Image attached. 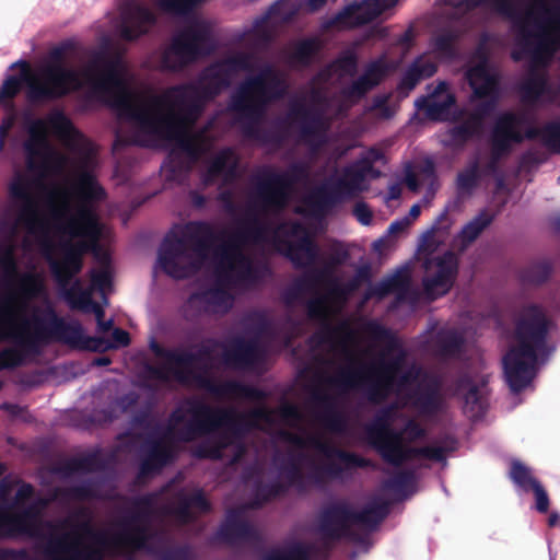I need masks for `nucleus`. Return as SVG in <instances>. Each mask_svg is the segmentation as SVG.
I'll use <instances>...</instances> for the list:
<instances>
[{"label":"nucleus","instance_id":"nucleus-1","mask_svg":"<svg viewBox=\"0 0 560 560\" xmlns=\"http://www.w3.org/2000/svg\"><path fill=\"white\" fill-rule=\"evenodd\" d=\"M11 302L8 295L0 303V340L14 346L0 351V370L22 365L26 354H38L51 340L80 350L84 330L79 322L65 320L50 303L43 310L34 306L28 315H18Z\"/></svg>","mask_w":560,"mask_h":560},{"label":"nucleus","instance_id":"nucleus-2","mask_svg":"<svg viewBox=\"0 0 560 560\" xmlns=\"http://www.w3.org/2000/svg\"><path fill=\"white\" fill-rule=\"evenodd\" d=\"M268 419V411L262 407L241 412L233 407H212L202 399L189 397L171 411L165 424L156 427L153 435L189 443L224 429L242 439Z\"/></svg>","mask_w":560,"mask_h":560},{"label":"nucleus","instance_id":"nucleus-3","mask_svg":"<svg viewBox=\"0 0 560 560\" xmlns=\"http://www.w3.org/2000/svg\"><path fill=\"white\" fill-rule=\"evenodd\" d=\"M288 93L284 79L276 73L270 63H265L259 72L245 78L231 93L228 110L235 114L234 121L244 138L254 140L266 147H281L287 140L283 129L284 118L275 120L269 129H261L268 107L271 103L283 98Z\"/></svg>","mask_w":560,"mask_h":560},{"label":"nucleus","instance_id":"nucleus-4","mask_svg":"<svg viewBox=\"0 0 560 560\" xmlns=\"http://www.w3.org/2000/svg\"><path fill=\"white\" fill-rule=\"evenodd\" d=\"M552 326L537 304H527L522 308L515 322L517 345L502 359L504 380L514 398L532 386L540 366L556 351V346L548 341Z\"/></svg>","mask_w":560,"mask_h":560},{"label":"nucleus","instance_id":"nucleus-5","mask_svg":"<svg viewBox=\"0 0 560 560\" xmlns=\"http://www.w3.org/2000/svg\"><path fill=\"white\" fill-rule=\"evenodd\" d=\"M119 108L133 119L136 130L132 142L142 148H156L163 141H174L176 148L188 158L180 172L187 174L205 153V145L188 136L180 127L177 108L158 106H131L125 98L117 102Z\"/></svg>","mask_w":560,"mask_h":560},{"label":"nucleus","instance_id":"nucleus-6","mask_svg":"<svg viewBox=\"0 0 560 560\" xmlns=\"http://www.w3.org/2000/svg\"><path fill=\"white\" fill-rule=\"evenodd\" d=\"M220 236L207 221L176 225L166 233L159 247L158 264L170 277L188 279L199 270Z\"/></svg>","mask_w":560,"mask_h":560},{"label":"nucleus","instance_id":"nucleus-7","mask_svg":"<svg viewBox=\"0 0 560 560\" xmlns=\"http://www.w3.org/2000/svg\"><path fill=\"white\" fill-rule=\"evenodd\" d=\"M15 67H21V72L8 74L0 86L5 98L15 97L25 84L26 98L30 103L54 102L81 91L85 84L75 69L60 63L43 62L33 75L27 74V61L20 59L9 69Z\"/></svg>","mask_w":560,"mask_h":560},{"label":"nucleus","instance_id":"nucleus-8","mask_svg":"<svg viewBox=\"0 0 560 560\" xmlns=\"http://www.w3.org/2000/svg\"><path fill=\"white\" fill-rule=\"evenodd\" d=\"M79 190L82 202L72 212L68 203L62 207L56 205L54 191L49 192L47 206L55 221L56 231L67 241L72 238H89L96 242L101 236V225L93 203L106 198L105 189L100 185L93 172L84 170L79 175Z\"/></svg>","mask_w":560,"mask_h":560},{"label":"nucleus","instance_id":"nucleus-9","mask_svg":"<svg viewBox=\"0 0 560 560\" xmlns=\"http://www.w3.org/2000/svg\"><path fill=\"white\" fill-rule=\"evenodd\" d=\"M279 476L292 489L305 493L312 487H322L341 479L353 468L373 466L371 457H271Z\"/></svg>","mask_w":560,"mask_h":560},{"label":"nucleus","instance_id":"nucleus-10","mask_svg":"<svg viewBox=\"0 0 560 560\" xmlns=\"http://www.w3.org/2000/svg\"><path fill=\"white\" fill-rule=\"evenodd\" d=\"M217 48L210 22L195 19L175 31L170 39L154 51L156 68L163 72H180Z\"/></svg>","mask_w":560,"mask_h":560},{"label":"nucleus","instance_id":"nucleus-11","mask_svg":"<svg viewBox=\"0 0 560 560\" xmlns=\"http://www.w3.org/2000/svg\"><path fill=\"white\" fill-rule=\"evenodd\" d=\"M230 71L221 60L205 67L192 82L180 83L154 95L158 106L177 108L186 119L195 120L201 113L205 102L215 98L230 86Z\"/></svg>","mask_w":560,"mask_h":560},{"label":"nucleus","instance_id":"nucleus-12","mask_svg":"<svg viewBox=\"0 0 560 560\" xmlns=\"http://www.w3.org/2000/svg\"><path fill=\"white\" fill-rule=\"evenodd\" d=\"M59 246L62 253L61 259L56 258L55 255H48L46 260L59 295L71 310L86 314L93 313L96 323L105 319L103 306L92 299V290L82 289L81 281L77 278L82 270V254L88 250L86 243L61 241Z\"/></svg>","mask_w":560,"mask_h":560},{"label":"nucleus","instance_id":"nucleus-13","mask_svg":"<svg viewBox=\"0 0 560 560\" xmlns=\"http://www.w3.org/2000/svg\"><path fill=\"white\" fill-rule=\"evenodd\" d=\"M108 48V39H105L100 49L91 52V59L84 69V78L89 84L84 101L106 104L116 110L120 118L133 122V119L125 115L117 105L119 100L125 98L131 106H137L131 101L124 80L122 58L119 55L109 57Z\"/></svg>","mask_w":560,"mask_h":560},{"label":"nucleus","instance_id":"nucleus-14","mask_svg":"<svg viewBox=\"0 0 560 560\" xmlns=\"http://www.w3.org/2000/svg\"><path fill=\"white\" fill-rule=\"evenodd\" d=\"M388 515L389 502L380 498H373L360 511L353 510L346 501H336L320 510L318 532L329 542L341 539L360 541L359 535L352 529L353 525L375 530Z\"/></svg>","mask_w":560,"mask_h":560},{"label":"nucleus","instance_id":"nucleus-15","mask_svg":"<svg viewBox=\"0 0 560 560\" xmlns=\"http://www.w3.org/2000/svg\"><path fill=\"white\" fill-rule=\"evenodd\" d=\"M381 372L377 376L366 374V366H348L340 369L334 376L324 380L326 384L335 386L340 392L361 390L371 402H380L387 398L392 390L400 393L407 386L418 383L423 374V369L417 364H410L405 371Z\"/></svg>","mask_w":560,"mask_h":560},{"label":"nucleus","instance_id":"nucleus-16","mask_svg":"<svg viewBox=\"0 0 560 560\" xmlns=\"http://www.w3.org/2000/svg\"><path fill=\"white\" fill-rule=\"evenodd\" d=\"M520 0H491L494 10L508 19L516 32V46L520 50H513L511 57L520 61L523 55H529L538 60L542 55L551 56L560 42L549 34L545 25L535 21L534 28L527 26V22L534 18L533 10L523 12L520 8Z\"/></svg>","mask_w":560,"mask_h":560},{"label":"nucleus","instance_id":"nucleus-17","mask_svg":"<svg viewBox=\"0 0 560 560\" xmlns=\"http://www.w3.org/2000/svg\"><path fill=\"white\" fill-rule=\"evenodd\" d=\"M386 464L378 490L389 502V509L395 503L411 499L420 491V481L424 472L431 469V462L446 465L447 457H382Z\"/></svg>","mask_w":560,"mask_h":560},{"label":"nucleus","instance_id":"nucleus-18","mask_svg":"<svg viewBox=\"0 0 560 560\" xmlns=\"http://www.w3.org/2000/svg\"><path fill=\"white\" fill-rule=\"evenodd\" d=\"M307 178L308 165L302 161L292 162L285 171L268 165L259 167L250 177L259 210L281 212L290 200L292 187Z\"/></svg>","mask_w":560,"mask_h":560},{"label":"nucleus","instance_id":"nucleus-19","mask_svg":"<svg viewBox=\"0 0 560 560\" xmlns=\"http://www.w3.org/2000/svg\"><path fill=\"white\" fill-rule=\"evenodd\" d=\"M164 492H149L130 500L132 509L117 522L119 530L110 537V548H121L128 551L149 550V544L156 536L151 527L155 514V505Z\"/></svg>","mask_w":560,"mask_h":560},{"label":"nucleus","instance_id":"nucleus-20","mask_svg":"<svg viewBox=\"0 0 560 560\" xmlns=\"http://www.w3.org/2000/svg\"><path fill=\"white\" fill-rule=\"evenodd\" d=\"M219 346L220 342L217 339H206L196 350L197 358L200 362V371L173 369L172 375L174 378L182 384L192 382L199 388L217 396L240 395L249 399L264 398L265 394L262 390L253 385L244 384L236 380L217 383L208 376V371L211 366L210 357Z\"/></svg>","mask_w":560,"mask_h":560},{"label":"nucleus","instance_id":"nucleus-21","mask_svg":"<svg viewBox=\"0 0 560 560\" xmlns=\"http://www.w3.org/2000/svg\"><path fill=\"white\" fill-rule=\"evenodd\" d=\"M301 232H303V234L295 241L276 237L275 243L278 252L285 257L295 269H307L305 273L318 289L326 277L330 275V269L328 265L322 268H313V266L320 260V249L301 223L293 222L287 234L289 236H298Z\"/></svg>","mask_w":560,"mask_h":560},{"label":"nucleus","instance_id":"nucleus-22","mask_svg":"<svg viewBox=\"0 0 560 560\" xmlns=\"http://www.w3.org/2000/svg\"><path fill=\"white\" fill-rule=\"evenodd\" d=\"M9 194L13 200L20 202L19 210H21V219L26 223V232L37 238L43 256L47 260L48 255H54V243L49 223L40 214L38 202L32 194V183L16 174L10 182Z\"/></svg>","mask_w":560,"mask_h":560},{"label":"nucleus","instance_id":"nucleus-23","mask_svg":"<svg viewBox=\"0 0 560 560\" xmlns=\"http://www.w3.org/2000/svg\"><path fill=\"white\" fill-rule=\"evenodd\" d=\"M526 122L523 114L501 112L490 129V158L482 168L483 175L500 176V162L509 155L513 144L524 141L521 127Z\"/></svg>","mask_w":560,"mask_h":560},{"label":"nucleus","instance_id":"nucleus-24","mask_svg":"<svg viewBox=\"0 0 560 560\" xmlns=\"http://www.w3.org/2000/svg\"><path fill=\"white\" fill-rule=\"evenodd\" d=\"M425 276L422 278L423 293L430 301L446 295L454 285L459 271V258L451 249L427 258L423 262Z\"/></svg>","mask_w":560,"mask_h":560},{"label":"nucleus","instance_id":"nucleus-25","mask_svg":"<svg viewBox=\"0 0 560 560\" xmlns=\"http://www.w3.org/2000/svg\"><path fill=\"white\" fill-rule=\"evenodd\" d=\"M118 10L114 28L124 40L139 39L149 34L158 23L156 14L140 0H121Z\"/></svg>","mask_w":560,"mask_h":560},{"label":"nucleus","instance_id":"nucleus-26","mask_svg":"<svg viewBox=\"0 0 560 560\" xmlns=\"http://www.w3.org/2000/svg\"><path fill=\"white\" fill-rule=\"evenodd\" d=\"M268 224L248 207L244 224L236 229L229 241L218 247L217 255L220 258L218 270L224 265L231 271L234 269L233 259L238 260L240 247L248 243H260L266 238Z\"/></svg>","mask_w":560,"mask_h":560},{"label":"nucleus","instance_id":"nucleus-27","mask_svg":"<svg viewBox=\"0 0 560 560\" xmlns=\"http://www.w3.org/2000/svg\"><path fill=\"white\" fill-rule=\"evenodd\" d=\"M397 444L389 447V454H412V455H446L457 451L459 442L452 433H442L434 441L433 445L423 448H408V444L422 439L425 435L424 429L415 420L408 419L402 428L396 429Z\"/></svg>","mask_w":560,"mask_h":560},{"label":"nucleus","instance_id":"nucleus-28","mask_svg":"<svg viewBox=\"0 0 560 560\" xmlns=\"http://www.w3.org/2000/svg\"><path fill=\"white\" fill-rule=\"evenodd\" d=\"M365 331L373 340L386 342L376 361L369 365L364 364L366 371L376 369L381 372H395L404 368L408 351L390 328L372 319L365 324Z\"/></svg>","mask_w":560,"mask_h":560},{"label":"nucleus","instance_id":"nucleus-29","mask_svg":"<svg viewBox=\"0 0 560 560\" xmlns=\"http://www.w3.org/2000/svg\"><path fill=\"white\" fill-rule=\"evenodd\" d=\"M287 118H296L300 140L314 151L326 143L328 122L323 109L291 101Z\"/></svg>","mask_w":560,"mask_h":560},{"label":"nucleus","instance_id":"nucleus-30","mask_svg":"<svg viewBox=\"0 0 560 560\" xmlns=\"http://www.w3.org/2000/svg\"><path fill=\"white\" fill-rule=\"evenodd\" d=\"M256 460L253 465L246 467L242 472L244 482H252V495L245 508L248 510H259L265 504L283 497L292 488L289 481H281L279 479L272 482L265 483L262 481V466L260 464L261 457H255Z\"/></svg>","mask_w":560,"mask_h":560},{"label":"nucleus","instance_id":"nucleus-31","mask_svg":"<svg viewBox=\"0 0 560 560\" xmlns=\"http://www.w3.org/2000/svg\"><path fill=\"white\" fill-rule=\"evenodd\" d=\"M265 350L257 337L244 339L236 337L222 352L223 364L234 371H254L265 362Z\"/></svg>","mask_w":560,"mask_h":560},{"label":"nucleus","instance_id":"nucleus-32","mask_svg":"<svg viewBox=\"0 0 560 560\" xmlns=\"http://www.w3.org/2000/svg\"><path fill=\"white\" fill-rule=\"evenodd\" d=\"M442 381L433 373H424L417 385L407 394L411 406L419 413L428 417L436 416L445 408V401L441 396Z\"/></svg>","mask_w":560,"mask_h":560},{"label":"nucleus","instance_id":"nucleus-33","mask_svg":"<svg viewBox=\"0 0 560 560\" xmlns=\"http://www.w3.org/2000/svg\"><path fill=\"white\" fill-rule=\"evenodd\" d=\"M20 225L26 229V223L21 219V210L16 218L11 217L8 212L0 218V268L8 285L18 271L15 249Z\"/></svg>","mask_w":560,"mask_h":560},{"label":"nucleus","instance_id":"nucleus-34","mask_svg":"<svg viewBox=\"0 0 560 560\" xmlns=\"http://www.w3.org/2000/svg\"><path fill=\"white\" fill-rule=\"evenodd\" d=\"M395 408V404L382 407L364 427L365 439L378 455H390L387 450L397 444L398 434L390 424Z\"/></svg>","mask_w":560,"mask_h":560},{"label":"nucleus","instance_id":"nucleus-35","mask_svg":"<svg viewBox=\"0 0 560 560\" xmlns=\"http://www.w3.org/2000/svg\"><path fill=\"white\" fill-rule=\"evenodd\" d=\"M455 395L462 399L463 412L468 419L483 418L489 406L486 382L476 383L468 374H463L455 382Z\"/></svg>","mask_w":560,"mask_h":560},{"label":"nucleus","instance_id":"nucleus-36","mask_svg":"<svg viewBox=\"0 0 560 560\" xmlns=\"http://www.w3.org/2000/svg\"><path fill=\"white\" fill-rule=\"evenodd\" d=\"M398 0H362L354 1L340 10L331 20L345 23L350 27H359L373 22L385 11L396 5Z\"/></svg>","mask_w":560,"mask_h":560},{"label":"nucleus","instance_id":"nucleus-37","mask_svg":"<svg viewBox=\"0 0 560 560\" xmlns=\"http://www.w3.org/2000/svg\"><path fill=\"white\" fill-rule=\"evenodd\" d=\"M211 510V503L206 498L203 490L197 489L191 494L178 491L175 494V503L165 505L163 513L173 516L182 525H188L198 518L197 513L208 514Z\"/></svg>","mask_w":560,"mask_h":560},{"label":"nucleus","instance_id":"nucleus-38","mask_svg":"<svg viewBox=\"0 0 560 560\" xmlns=\"http://www.w3.org/2000/svg\"><path fill=\"white\" fill-rule=\"evenodd\" d=\"M245 505L230 509L226 512L224 522L220 525L217 537L228 544L235 545L238 541H257L259 533L254 525L244 518Z\"/></svg>","mask_w":560,"mask_h":560},{"label":"nucleus","instance_id":"nucleus-39","mask_svg":"<svg viewBox=\"0 0 560 560\" xmlns=\"http://www.w3.org/2000/svg\"><path fill=\"white\" fill-rule=\"evenodd\" d=\"M455 103L456 97L448 91V84L441 81L428 96L418 97L415 101V107L418 110H423L427 117L433 121H447Z\"/></svg>","mask_w":560,"mask_h":560},{"label":"nucleus","instance_id":"nucleus-40","mask_svg":"<svg viewBox=\"0 0 560 560\" xmlns=\"http://www.w3.org/2000/svg\"><path fill=\"white\" fill-rule=\"evenodd\" d=\"M13 514H8L0 508V538L25 535L35 537L38 534L40 517L33 506H21Z\"/></svg>","mask_w":560,"mask_h":560},{"label":"nucleus","instance_id":"nucleus-41","mask_svg":"<svg viewBox=\"0 0 560 560\" xmlns=\"http://www.w3.org/2000/svg\"><path fill=\"white\" fill-rule=\"evenodd\" d=\"M465 79L472 91V98L501 96L500 77L490 70L487 56L466 69Z\"/></svg>","mask_w":560,"mask_h":560},{"label":"nucleus","instance_id":"nucleus-42","mask_svg":"<svg viewBox=\"0 0 560 560\" xmlns=\"http://www.w3.org/2000/svg\"><path fill=\"white\" fill-rule=\"evenodd\" d=\"M311 399L320 408L315 418L325 429L332 433H343L347 430V418L338 409L337 399L332 395L320 388H314Z\"/></svg>","mask_w":560,"mask_h":560},{"label":"nucleus","instance_id":"nucleus-43","mask_svg":"<svg viewBox=\"0 0 560 560\" xmlns=\"http://www.w3.org/2000/svg\"><path fill=\"white\" fill-rule=\"evenodd\" d=\"M101 498L102 497L98 490V482H96L94 479H88L84 482L77 486H71L67 488H56L52 492L51 498L46 499L39 497L27 505L33 506L35 511H37V515L42 517L43 511L49 505L51 501H88Z\"/></svg>","mask_w":560,"mask_h":560},{"label":"nucleus","instance_id":"nucleus-44","mask_svg":"<svg viewBox=\"0 0 560 560\" xmlns=\"http://www.w3.org/2000/svg\"><path fill=\"white\" fill-rule=\"evenodd\" d=\"M232 294L223 288L213 287L196 291L188 302L205 314H226L233 306Z\"/></svg>","mask_w":560,"mask_h":560},{"label":"nucleus","instance_id":"nucleus-45","mask_svg":"<svg viewBox=\"0 0 560 560\" xmlns=\"http://www.w3.org/2000/svg\"><path fill=\"white\" fill-rule=\"evenodd\" d=\"M238 162L234 158L231 148H223L217 152L208 162L201 174V182L205 185H211L219 176H223L225 180L233 179L237 176Z\"/></svg>","mask_w":560,"mask_h":560},{"label":"nucleus","instance_id":"nucleus-46","mask_svg":"<svg viewBox=\"0 0 560 560\" xmlns=\"http://www.w3.org/2000/svg\"><path fill=\"white\" fill-rule=\"evenodd\" d=\"M464 345V336L454 328H440L430 339L432 353L441 360L458 357L463 352Z\"/></svg>","mask_w":560,"mask_h":560},{"label":"nucleus","instance_id":"nucleus-47","mask_svg":"<svg viewBox=\"0 0 560 560\" xmlns=\"http://www.w3.org/2000/svg\"><path fill=\"white\" fill-rule=\"evenodd\" d=\"M354 195L355 192L343 173L342 176L337 177L332 183L328 180L320 185L314 192L316 203L319 208L335 206Z\"/></svg>","mask_w":560,"mask_h":560},{"label":"nucleus","instance_id":"nucleus-48","mask_svg":"<svg viewBox=\"0 0 560 560\" xmlns=\"http://www.w3.org/2000/svg\"><path fill=\"white\" fill-rule=\"evenodd\" d=\"M149 349L156 358L164 359L175 365V368L170 369L171 373L173 369L192 370V366L197 368L195 371H200V362L196 351L164 348L154 337L150 338Z\"/></svg>","mask_w":560,"mask_h":560},{"label":"nucleus","instance_id":"nucleus-49","mask_svg":"<svg viewBox=\"0 0 560 560\" xmlns=\"http://www.w3.org/2000/svg\"><path fill=\"white\" fill-rule=\"evenodd\" d=\"M518 92L524 103L535 104L545 96L548 101H552V88L549 83L548 78L545 74L530 73L518 85Z\"/></svg>","mask_w":560,"mask_h":560},{"label":"nucleus","instance_id":"nucleus-50","mask_svg":"<svg viewBox=\"0 0 560 560\" xmlns=\"http://www.w3.org/2000/svg\"><path fill=\"white\" fill-rule=\"evenodd\" d=\"M553 269L555 264L550 258H537L528 261L517 277L524 285L539 287L550 279Z\"/></svg>","mask_w":560,"mask_h":560},{"label":"nucleus","instance_id":"nucleus-51","mask_svg":"<svg viewBox=\"0 0 560 560\" xmlns=\"http://www.w3.org/2000/svg\"><path fill=\"white\" fill-rule=\"evenodd\" d=\"M493 221L494 214L489 213L485 209L464 224L456 235V238L460 243V252L466 250Z\"/></svg>","mask_w":560,"mask_h":560},{"label":"nucleus","instance_id":"nucleus-52","mask_svg":"<svg viewBox=\"0 0 560 560\" xmlns=\"http://www.w3.org/2000/svg\"><path fill=\"white\" fill-rule=\"evenodd\" d=\"M23 148L26 153V165L30 171L44 173L45 164L38 163L36 159L54 154L47 136H28Z\"/></svg>","mask_w":560,"mask_h":560},{"label":"nucleus","instance_id":"nucleus-53","mask_svg":"<svg viewBox=\"0 0 560 560\" xmlns=\"http://www.w3.org/2000/svg\"><path fill=\"white\" fill-rule=\"evenodd\" d=\"M372 285L378 300L384 299L392 292H397L396 299L402 301L409 288V279L400 270H397Z\"/></svg>","mask_w":560,"mask_h":560},{"label":"nucleus","instance_id":"nucleus-54","mask_svg":"<svg viewBox=\"0 0 560 560\" xmlns=\"http://www.w3.org/2000/svg\"><path fill=\"white\" fill-rule=\"evenodd\" d=\"M481 131L482 130L467 117L465 120L454 125L447 130L450 137L448 144L463 148L468 141L478 137Z\"/></svg>","mask_w":560,"mask_h":560},{"label":"nucleus","instance_id":"nucleus-55","mask_svg":"<svg viewBox=\"0 0 560 560\" xmlns=\"http://www.w3.org/2000/svg\"><path fill=\"white\" fill-rule=\"evenodd\" d=\"M138 474L133 480L135 486H143L147 480L161 472L170 464H173L177 457H142Z\"/></svg>","mask_w":560,"mask_h":560},{"label":"nucleus","instance_id":"nucleus-56","mask_svg":"<svg viewBox=\"0 0 560 560\" xmlns=\"http://www.w3.org/2000/svg\"><path fill=\"white\" fill-rule=\"evenodd\" d=\"M458 38L459 33L456 30H445L431 38L430 47L433 52L451 59L456 55L455 44Z\"/></svg>","mask_w":560,"mask_h":560},{"label":"nucleus","instance_id":"nucleus-57","mask_svg":"<svg viewBox=\"0 0 560 560\" xmlns=\"http://www.w3.org/2000/svg\"><path fill=\"white\" fill-rule=\"evenodd\" d=\"M510 478L524 492H530L540 485L529 467L518 460L512 463Z\"/></svg>","mask_w":560,"mask_h":560},{"label":"nucleus","instance_id":"nucleus-58","mask_svg":"<svg viewBox=\"0 0 560 560\" xmlns=\"http://www.w3.org/2000/svg\"><path fill=\"white\" fill-rule=\"evenodd\" d=\"M238 262L242 266L237 275L241 281L256 283L266 278L270 272L266 264H253L243 253H238Z\"/></svg>","mask_w":560,"mask_h":560},{"label":"nucleus","instance_id":"nucleus-59","mask_svg":"<svg viewBox=\"0 0 560 560\" xmlns=\"http://www.w3.org/2000/svg\"><path fill=\"white\" fill-rule=\"evenodd\" d=\"M262 560H312L308 547L301 542L281 549H273Z\"/></svg>","mask_w":560,"mask_h":560},{"label":"nucleus","instance_id":"nucleus-60","mask_svg":"<svg viewBox=\"0 0 560 560\" xmlns=\"http://www.w3.org/2000/svg\"><path fill=\"white\" fill-rule=\"evenodd\" d=\"M319 50V42L315 37H307L299 40L292 51V59L302 66H308Z\"/></svg>","mask_w":560,"mask_h":560},{"label":"nucleus","instance_id":"nucleus-61","mask_svg":"<svg viewBox=\"0 0 560 560\" xmlns=\"http://www.w3.org/2000/svg\"><path fill=\"white\" fill-rule=\"evenodd\" d=\"M501 96H486L482 102L478 103L468 114V118L475 122L481 130L483 129L485 119L489 117L498 107Z\"/></svg>","mask_w":560,"mask_h":560},{"label":"nucleus","instance_id":"nucleus-62","mask_svg":"<svg viewBox=\"0 0 560 560\" xmlns=\"http://www.w3.org/2000/svg\"><path fill=\"white\" fill-rule=\"evenodd\" d=\"M91 284L86 289L97 291L103 300V303L108 304L106 290L112 287V273L108 268L92 269L90 271Z\"/></svg>","mask_w":560,"mask_h":560},{"label":"nucleus","instance_id":"nucleus-63","mask_svg":"<svg viewBox=\"0 0 560 560\" xmlns=\"http://www.w3.org/2000/svg\"><path fill=\"white\" fill-rule=\"evenodd\" d=\"M375 88V82L370 81L362 73L350 84L341 89V94L349 100H361Z\"/></svg>","mask_w":560,"mask_h":560},{"label":"nucleus","instance_id":"nucleus-64","mask_svg":"<svg viewBox=\"0 0 560 560\" xmlns=\"http://www.w3.org/2000/svg\"><path fill=\"white\" fill-rule=\"evenodd\" d=\"M544 145L552 153L560 154V118L542 126Z\"/></svg>","mask_w":560,"mask_h":560}]
</instances>
